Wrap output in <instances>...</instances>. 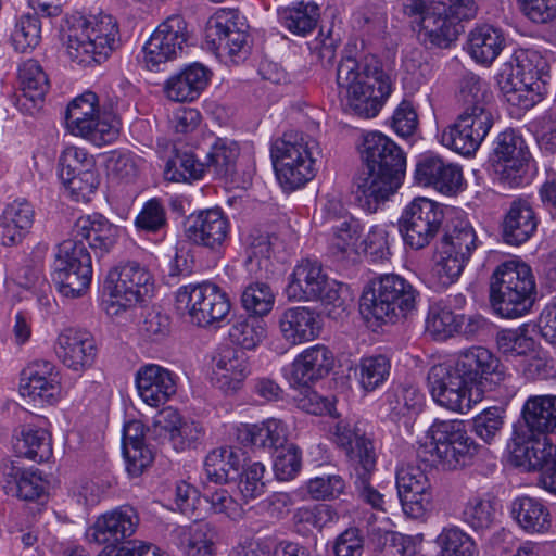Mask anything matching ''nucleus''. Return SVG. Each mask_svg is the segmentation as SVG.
<instances>
[{
	"label": "nucleus",
	"mask_w": 556,
	"mask_h": 556,
	"mask_svg": "<svg viewBox=\"0 0 556 556\" xmlns=\"http://www.w3.org/2000/svg\"><path fill=\"white\" fill-rule=\"evenodd\" d=\"M238 439L255 447L279 451L288 441V427L277 418H268L261 424H244L238 428Z\"/></svg>",
	"instance_id": "35"
},
{
	"label": "nucleus",
	"mask_w": 556,
	"mask_h": 556,
	"mask_svg": "<svg viewBox=\"0 0 556 556\" xmlns=\"http://www.w3.org/2000/svg\"><path fill=\"white\" fill-rule=\"evenodd\" d=\"M215 381L226 394L235 393L248 375L245 354L232 346L220 350L215 361Z\"/></svg>",
	"instance_id": "37"
},
{
	"label": "nucleus",
	"mask_w": 556,
	"mask_h": 556,
	"mask_svg": "<svg viewBox=\"0 0 556 556\" xmlns=\"http://www.w3.org/2000/svg\"><path fill=\"white\" fill-rule=\"evenodd\" d=\"M208 80V68L195 62L170 76L165 81L164 92L172 101L191 102L200 97Z\"/></svg>",
	"instance_id": "34"
},
{
	"label": "nucleus",
	"mask_w": 556,
	"mask_h": 556,
	"mask_svg": "<svg viewBox=\"0 0 556 556\" xmlns=\"http://www.w3.org/2000/svg\"><path fill=\"white\" fill-rule=\"evenodd\" d=\"M319 8L314 2L300 1L278 11L280 24L296 36L312 33L319 20Z\"/></svg>",
	"instance_id": "49"
},
{
	"label": "nucleus",
	"mask_w": 556,
	"mask_h": 556,
	"mask_svg": "<svg viewBox=\"0 0 556 556\" xmlns=\"http://www.w3.org/2000/svg\"><path fill=\"white\" fill-rule=\"evenodd\" d=\"M4 481L5 492L24 501H35L45 491V482L37 469L15 464L5 469Z\"/></svg>",
	"instance_id": "46"
},
{
	"label": "nucleus",
	"mask_w": 556,
	"mask_h": 556,
	"mask_svg": "<svg viewBox=\"0 0 556 556\" xmlns=\"http://www.w3.org/2000/svg\"><path fill=\"white\" fill-rule=\"evenodd\" d=\"M337 87L344 109L363 118L377 116L392 92L390 76L374 59H342L337 67Z\"/></svg>",
	"instance_id": "3"
},
{
	"label": "nucleus",
	"mask_w": 556,
	"mask_h": 556,
	"mask_svg": "<svg viewBox=\"0 0 556 556\" xmlns=\"http://www.w3.org/2000/svg\"><path fill=\"white\" fill-rule=\"evenodd\" d=\"M229 231L228 217L219 208H210L191 214L185 228V235L190 242L212 251H217L223 247Z\"/></svg>",
	"instance_id": "22"
},
{
	"label": "nucleus",
	"mask_w": 556,
	"mask_h": 556,
	"mask_svg": "<svg viewBox=\"0 0 556 556\" xmlns=\"http://www.w3.org/2000/svg\"><path fill=\"white\" fill-rule=\"evenodd\" d=\"M464 314H455L442 302L433 303L426 317V331L434 340H446L462 331Z\"/></svg>",
	"instance_id": "51"
},
{
	"label": "nucleus",
	"mask_w": 556,
	"mask_h": 556,
	"mask_svg": "<svg viewBox=\"0 0 556 556\" xmlns=\"http://www.w3.org/2000/svg\"><path fill=\"white\" fill-rule=\"evenodd\" d=\"M66 53L77 64H101L119 47L117 20L99 11L88 15H73L67 20Z\"/></svg>",
	"instance_id": "4"
},
{
	"label": "nucleus",
	"mask_w": 556,
	"mask_h": 556,
	"mask_svg": "<svg viewBox=\"0 0 556 556\" xmlns=\"http://www.w3.org/2000/svg\"><path fill=\"white\" fill-rule=\"evenodd\" d=\"M530 156L523 137L514 129H506L494 140L492 167L501 181L509 186H518L526 173Z\"/></svg>",
	"instance_id": "17"
},
{
	"label": "nucleus",
	"mask_w": 556,
	"mask_h": 556,
	"mask_svg": "<svg viewBox=\"0 0 556 556\" xmlns=\"http://www.w3.org/2000/svg\"><path fill=\"white\" fill-rule=\"evenodd\" d=\"M425 396L418 388L396 386L384 393L380 409L390 419L397 421L418 414L422 408Z\"/></svg>",
	"instance_id": "44"
},
{
	"label": "nucleus",
	"mask_w": 556,
	"mask_h": 556,
	"mask_svg": "<svg viewBox=\"0 0 556 556\" xmlns=\"http://www.w3.org/2000/svg\"><path fill=\"white\" fill-rule=\"evenodd\" d=\"M92 277L91 257L85 244L64 240L58 247L53 279L60 292L68 298L80 296Z\"/></svg>",
	"instance_id": "13"
},
{
	"label": "nucleus",
	"mask_w": 556,
	"mask_h": 556,
	"mask_svg": "<svg viewBox=\"0 0 556 556\" xmlns=\"http://www.w3.org/2000/svg\"><path fill=\"white\" fill-rule=\"evenodd\" d=\"M545 67V61L535 50H517L506 61L497 75V85L503 94L535 84L540 73Z\"/></svg>",
	"instance_id": "24"
},
{
	"label": "nucleus",
	"mask_w": 556,
	"mask_h": 556,
	"mask_svg": "<svg viewBox=\"0 0 556 556\" xmlns=\"http://www.w3.org/2000/svg\"><path fill=\"white\" fill-rule=\"evenodd\" d=\"M176 532L186 556H215V532L210 523L194 522Z\"/></svg>",
	"instance_id": "47"
},
{
	"label": "nucleus",
	"mask_w": 556,
	"mask_h": 556,
	"mask_svg": "<svg viewBox=\"0 0 556 556\" xmlns=\"http://www.w3.org/2000/svg\"><path fill=\"white\" fill-rule=\"evenodd\" d=\"M424 448L433 465L454 470L469 465L479 445L468 435L462 420L435 419L426 432Z\"/></svg>",
	"instance_id": "8"
},
{
	"label": "nucleus",
	"mask_w": 556,
	"mask_h": 556,
	"mask_svg": "<svg viewBox=\"0 0 556 556\" xmlns=\"http://www.w3.org/2000/svg\"><path fill=\"white\" fill-rule=\"evenodd\" d=\"M66 128L72 135L102 147L118 138L121 121L115 114L101 112L97 94L89 91L68 104Z\"/></svg>",
	"instance_id": "10"
},
{
	"label": "nucleus",
	"mask_w": 556,
	"mask_h": 556,
	"mask_svg": "<svg viewBox=\"0 0 556 556\" xmlns=\"http://www.w3.org/2000/svg\"><path fill=\"white\" fill-rule=\"evenodd\" d=\"M334 443L344 451L352 468L376 460L372 442L366 438L359 422L351 419L338 420L331 431Z\"/></svg>",
	"instance_id": "30"
},
{
	"label": "nucleus",
	"mask_w": 556,
	"mask_h": 556,
	"mask_svg": "<svg viewBox=\"0 0 556 556\" xmlns=\"http://www.w3.org/2000/svg\"><path fill=\"white\" fill-rule=\"evenodd\" d=\"M143 165V159L130 151H111L105 156L108 176L115 184H134Z\"/></svg>",
	"instance_id": "53"
},
{
	"label": "nucleus",
	"mask_w": 556,
	"mask_h": 556,
	"mask_svg": "<svg viewBox=\"0 0 556 556\" xmlns=\"http://www.w3.org/2000/svg\"><path fill=\"white\" fill-rule=\"evenodd\" d=\"M267 327L264 320L250 316L238 319L229 330V337L245 350H253L266 338Z\"/></svg>",
	"instance_id": "59"
},
{
	"label": "nucleus",
	"mask_w": 556,
	"mask_h": 556,
	"mask_svg": "<svg viewBox=\"0 0 556 556\" xmlns=\"http://www.w3.org/2000/svg\"><path fill=\"white\" fill-rule=\"evenodd\" d=\"M159 422L169 435V440L177 451H184L200 443L205 430L201 422L182 418L179 413L170 407L161 413Z\"/></svg>",
	"instance_id": "41"
},
{
	"label": "nucleus",
	"mask_w": 556,
	"mask_h": 556,
	"mask_svg": "<svg viewBox=\"0 0 556 556\" xmlns=\"http://www.w3.org/2000/svg\"><path fill=\"white\" fill-rule=\"evenodd\" d=\"M438 556H475L477 545L473 539L458 527L443 528L435 539Z\"/></svg>",
	"instance_id": "57"
},
{
	"label": "nucleus",
	"mask_w": 556,
	"mask_h": 556,
	"mask_svg": "<svg viewBox=\"0 0 556 556\" xmlns=\"http://www.w3.org/2000/svg\"><path fill=\"white\" fill-rule=\"evenodd\" d=\"M18 456L42 463L52 456L51 438L47 430L35 426H25L14 443Z\"/></svg>",
	"instance_id": "50"
},
{
	"label": "nucleus",
	"mask_w": 556,
	"mask_h": 556,
	"mask_svg": "<svg viewBox=\"0 0 556 556\" xmlns=\"http://www.w3.org/2000/svg\"><path fill=\"white\" fill-rule=\"evenodd\" d=\"M139 525L137 510L129 505H122L100 515L85 533L90 543L117 546L132 536Z\"/></svg>",
	"instance_id": "19"
},
{
	"label": "nucleus",
	"mask_w": 556,
	"mask_h": 556,
	"mask_svg": "<svg viewBox=\"0 0 556 556\" xmlns=\"http://www.w3.org/2000/svg\"><path fill=\"white\" fill-rule=\"evenodd\" d=\"M245 266L251 274L267 271L271 255V241L268 235L251 233L247 238Z\"/></svg>",
	"instance_id": "63"
},
{
	"label": "nucleus",
	"mask_w": 556,
	"mask_h": 556,
	"mask_svg": "<svg viewBox=\"0 0 556 556\" xmlns=\"http://www.w3.org/2000/svg\"><path fill=\"white\" fill-rule=\"evenodd\" d=\"M525 428L539 434L556 433V395H530L521 409Z\"/></svg>",
	"instance_id": "42"
},
{
	"label": "nucleus",
	"mask_w": 556,
	"mask_h": 556,
	"mask_svg": "<svg viewBox=\"0 0 556 556\" xmlns=\"http://www.w3.org/2000/svg\"><path fill=\"white\" fill-rule=\"evenodd\" d=\"M415 181L422 187H432L445 195H454L464 189L462 167L433 153L419 156L415 168Z\"/></svg>",
	"instance_id": "20"
},
{
	"label": "nucleus",
	"mask_w": 556,
	"mask_h": 556,
	"mask_svg": "<svg viewBox=\"0 0 556 556\" xmlns=\"http://www.w3.org/2000/svg\"><path fill=\"white\" fill-rule=\"evenodd\" d=\"M535 294L531 267L518 258L501 263L492 274L490 301L497 315L519 318L529 313Z\"/></svg>",
	"instance_id": "5"
},
{
	"label": "nucleus",
	"mask_w": 556,
	"mask_h": 556,
	"mask_svg": "<svg viewBox=\"0 0 556 556\" xmlns=\"http://www.w3.org/2000/svg\"><path fill=\"white\" fill-rule=\"evenodd\" d=\"M399 498L405 515L422 517L431 506V484L425 471L414 465H404L396 471Z\"/></svg>",
	"instance_id": "21"
},
{
	"label": "nucleus",
	"mask_w": 556,
	"mask_h": 556,
	"mask_svg": "<svg viewBox=\"0 0 556 556\" xmlns=\"http://www.w3.org/2000/svg\"><path fill=\"white\" fill-rule=\"evenodd\" d=\"M535 433L522 426L515 428L507 443L509 462L523 471H541L551 457L556 455V445L552 440Z\"/></svg>",
	"instance_id": "18"
},
{
	"label": "nucleus",
	"mask_w": 556,
	"mask_h": 556,
	"mask_svg": "<svg viewBox=\"0 0 556 556\" xmlns=\"http://www.w3.org/2000/svg\"><path fill=\"white\" fill-rule=\"evenodd\" d=\"M154 280L137 262H127L109 271L102 293V308L108 316L118 317L151 296Z\"/></svg>",
	"instance_id": "7"
},
{
	"label": "nucleus",
	"mask_w": 556,
	"mask_h": 556,
	"mask_svg": "<svg viewBox=\"0 0 556 556\" xmlns=\"http://www.w3.org/2000/svg\"><path fill=\"white\" fill-rule=\"evenodd\" d=\"M140 399L151 407L164 405L177 391V376L157 364L141 366L135 377Z\"/></svg>",
	"instance_id": "27"
},
{
	"label": "nucleus",
	"mask_w": 556,
	"mask_h": 556,
	"mask_svg": "<svg viewBox=\"0 0 556 556\" xmlns=\"http://www.w3.org/2000/svg\"><path fill=\"white\" fill-rule=\"evenodd\" d=\"M419 293L396 274L381 275L370 281L362 295V307L381 321H393L415 308Z\"/></svg>",
	"instance_id": "9"
},
{
	"label": "nucleus",
	"mask_w": 556,
	"mask_h": 556,
	"mask_svg": "<svg viewBox=\"0 0 556 556\" xmlns=\"http://www.w3.org/2000/svg\"><path fill=\"white\" fill-rule=\"evenodd\" d=\"M22 380L20 392L39 404H53L61 394L60 377L55 366L48 361L31 364Z\"/></svg>",
	"instance_id": "29"
},
{
	"label": "nucleus",
	"mask_w": 556,
	"mask_h": 556,
	"mask_svg": "<svg viewBox=\"0 0 556 556\" xmlns=\"http://www.w3.org/2000/svg\"><path fill=\"white\" fill-rule=\"evenodd\" d=\"M205 172V163L200 162L191 153H182L167 161L164 176L169 181L178 182L189 179H200Z\"/></svg>",
	"instance_id": "64"
},
{
	"label": "nucleus",
	"mask_w": 556,
	"mask_h": 556,
	"mask_svg": "<svg viewBox=\"0 0 556 556\" xmlns=\"http://www.w3.org/2000/svg\"><path fill=\"white\" fill-rule=\"evenodd\" d=\"M452 362L469 383L485 381L498 384L508 376L507 369L501 364L500 359L483 346H472L465 350Z\"/></svg>",
	"instance_id": "25"
},
{
	"label": "nucleus",
	"mask_w": 556,
	"mask_h": 556,
	"mask_svg": "<svg viewBox=\"0 0 556 556\" xmlns=\"http://www.w3.org/2000/svg\"><path fill=\"white\" fill-rule=\"evenodd\" d=\"M188 38L189 31L184 16H168L159 24L142 48L144 67L157 71L160 65L176 59L182 53Z\"/></svg>",
	"instance_id": "15"
},
{
	"label": "nucleus",
	"mask_w": 556,
	"mask_h": 556,
	"mask_svg": "<svg viewBox=\"0 0 556 556\" xmlns=\"http://www.w3.org/2000/svg\"><path fill=\"white\" fill-rule=\"evenodd\" d=\"M276 157L275 169L279 184L286 191L305 186L316 174L317 141L301 131H288L271 148Z\"/></svg>",
	"instance_id": "6"
},
{
	"label": "nucleus",
	"mask_w": 556,
	"mask_h": 556,
	"mask_svg": "<svg viewBox=\"0 0 556 556\" xmlns=\"http://www.w3.org/2000/svg\"><path fill=\"white\" fill-rule=\"evenodd\" d=\"M458 23L447 13L446 5L432 1L429 11L419 21V35L431 47L446 49L458 37Z\"/></svg>",
	"instance_id": "33"
},
{
	"label": "nucleus",
	"mask_w": 556,
	"mask_h": 556,
	"mask_svg": "<svg viewBox=\"0 0 556 556\" xmlns=\"http://www.w3.org/2000/svg\"><path fill=\"white\" fill-rule=\"evenodd\" d=\"M538 222L531 204L523 199L514 200L503 220L505 242L519 245L535 232Z\"/></svg>",
	"instance_id": "40"
},
{
	"label": "nucleus",
	"mask_w": 556,
	"mask_h": 556,
	"mask_svg": "<svg viewBox=\"0 0 556 556\" xmlns=\"http://www.w3.org/2000/svg\"><path fill=\"white\" fill-rule=\"evenodd\" d=\"M511 514L519 527L530 534H544L552 528V515L543 500L528 495L513 501Z\"/></svg>",
	"instance_id": "39"
},
{
	"label": "nucleus",
	"mask_w": 556,
	"mask_h": 556,
	"mask_svg": "<svg viewBox=\"0 0 556 556\" xmlns=\"http://www.w3.org/2000/svg\"><path fill=\"white\" fill-rule=\"evenodd\" d=\"M338 519L337 513L327 504L303 506L295 509L293 522L299 531L321 530Z\"/></svg>",
	"instance_id": "62"
},
{
	"label": "nucleus",
	"mask_w": 556,
	"mask_h": 556,
	"mask_svg": "<svg viewBox=\"0 0 556 556\" xmlns=\"http://www.w3.org/2000/svg\"><path fill=\"white\" fill-rule=\"evenodd\" d=\"M362 225L354 217H345L330 226L328 250L340 258H356L359 255Z\"/></svg>",
	"instance_id": "45"
},
{
	"label": "nucleus",
	"mask_w": 556,
	"mask_h": 556,
	"mask_svg": "<svg viewBox=\"0 0 556 556\" xmlns=\"http://www.w3.org/2000/svg\"><path fill=\"white\" fill-rule=\"evenodd\" d=\"M54 350L59 359L74 371H84L89 368L97 355V346L91 333L76 328H66L61 331Z\"/></svg>",
	"instance_id": "26"
},
{
	"label": "nucleus",
	"mask_w": 556,
	"mask_h": 556,
	"mask_svg": "<svg viewBox=\"0 0 556 556\" xmlns=\"http://www.w3.org/2000/svg\"><path fill=\"white\" fill-rule=\"evenodd\" d=\"M442 220L443 210L439 203L428 198H415L403 210L399 229L404 242L419 250L437 236Z\"/></svg>",
	"instance_id": "14"
},
{
	"label": "nucleus",
	"mask_w": 556,
	"mask_h": 556,
	"mask_svg": "<svg viewBox=\"0 0 556 556\" xmlns=\"http://www.w3.org/2000/svg\"><path fill=\"white\" fill-rule=\"evenodd\" d=\"M327 288V276L317 260H303L293 269L286 294L292 301H315Z\"/></svg>",
	"instance_id": "32"
},
{
	"label": "nucleus",
	"mask_w": 556,
	"mask_h": 556,
	"mask_svg": "<svg viewBox=\"0 0 556 556\" xmlns=\"http://www.w3.org/2000/svg\"><path fill=\"white\" fill-rule=\"evenodd\" d=\"M477 236L471 224L457 217L447 227L439 244L440 249L470 258L477 244Z\"/></svg>",
	"instance_id": "54"
},
{
	"label": "nucleus",
	"mask_w": 556,
	"mask_h": 556,
	"mask_svg": "<svg viewBox=\"0 0 556 556\" xmlns=\"http://www.w3.org/2000/svg\"><path fill=\"white\" fill-rule=\"evenodd\" d=\"M96 169V161L84 148L68 146L59 159V176L61 180H68L70 176L81 175Z\"/></svg>",
	"instance_id": "61"
},
{
	"label": "nucleus",
	"mask_w": 556,
	"mask_h": 556,
	"mask_svg": "<svg viewBox=\"0 0 556 556\" xmlns=\"http://www.w3.org/2000/svg\"><path fill=\"white\" fill-rule=\"evenodd\" d=\"M22 96L17 102L29 113L43 101L49 89V80L40 64L35 60L25 61L18 70Z\"/></svg>",
	"instance_id": "43"
},
{
	"label": "nucleus",
	"mask_w": 556,
	"mask_h": 556,
	"mask_svg": "<svg viewBox=\"0 0 556 556\" xmlns=\"http://www.w3.org/2000/svg\"><path fill=\"white\" fill-rule=\"evenodd\" d=\"M495 518V503L486 493L469 497L462 513V520L475 531L489 529Z\"/></svg>",
	"instance_id": "56"
},
{
	"label": "nucleus",
	"mask_w": 556,
	"mask_h": 556,
	"mask_svg": "<svg viewBox=\"0 0 556 556\" xmlns=\"http://www.w3.org/2000/svg\"><path fill=\"white\" fill-rule=\"evenodd\" d=\"M334 366L332 351L324 344L304 349L293 362L283 369V375L293 388L326 377Z\"/></svg>",
	"instance_id": "23"
},
{
	"label": "nucleus",
	"mask_w": 556,
	"mask_h": 556,
	"mask_svg": "<svg viewBox=\"0 0 556 556\" xmlns=\"http://www.w3.org/2000/svg\"><path fill=\"white\" fill-rule=\"evenodd\" d=\"M358 149L365 169L355 179L356 199L361 207L374 213L401 187L406 157L394 141L378 131L365 134Z\"/></svg>",
	"instance_id": "1"
},
{
	"label": "nucleus",
	"mask_w": 556,
	"mask_h": 556,
	"mask_svg": "<svg viewBox=\"0 0 556 556\" xmlns=\"http://www.w3.org/2000/svg\"><path fill=\"white\" fill-rule=\"evenodd\" d=\"M281 338L291 345H300L317 339L323 329L320 315L307 306L286 308L278 318Z\"/></svg>",
	"instance_id": "28"
},
{
	"label": "nucleus",
	"mask_w": 556,
	"mask_h": 556,
	"mask_svg": "<svg viewBox=\"0 0 556 556\" xmlns=\"http://www.w3.org/2000/svg\"><path fill=\"white\" fill-rule=\"evenodd\" d=\"M495 341L497 351L507 361L523 359L535 352L539 346V343L530 334L527 325L500 330L496 333Z\"/></svg>",
	"instance_id": "48"
},
{
	"label": "nucleus",
	"mask_w": 556,
	"mask_h": 556,
	"mask_svg": "<svg viewBox=\"0 0 556 556\" xmlns=\"http://www.w3.org/2000/svg\"><path fill=\"white\" fill-rule=\"evenodd\" d=\"M427 379L430 394L438 405L460 414L470 410V383L452 361L433 365Z\"/></svg>",
	"instance_id": "16"
},
{
	"label": "nucleus",
	"mask_w": 556,
	"mask_h": 556,
	"mask_svg": "<svg viewBox=\"0 0 556 556\" xmlns=\"http://www.w3.org/2000/svg\"><path fill=\"white\" fill-rule=\"evenodd\" d=\"M492 100L489 84L473 73H466L457 92L459 113L441 132V143L460 155H473L493 127Z\"/></svg>",
	"instance_id": "2"
},
{
	"label": "nucleus",
	"mask_w": 556,
	"mask_h": 556,
	"mask_svg": "<svg viewBox=\"0 0 556 556\" xmlns=\"http://www.w3.org/2000/svg\"><path fill=\"white\" fill-rule=\"evenodd\" d=\"M241 466V454L233 447L222 446L211 451L204 460V471L211 481L227 482L231 473H238Z\"/></svg>",
	"instance_id": "52"
},
{
	"label": "nucleus",
	"mask_w": 556,
	"mask_h": 556,
	"mask_svg": "<svg viewBox=\"0 0 556 556\" xmlns=\"http://www.w3.org/2000/svg\"><path fill=\"white\" fill-rule=\"evenodd\" d=\"M239 156V146L228 138H216L205 157L206 172L218 177H226L233 172Z\"/></svg>",
	"instance_id": "55"
},
{
	"label": "nucleus",
	"mask_w": 556,
	"mask_h": 556,
	"mask_svg": "<svg viewBox=\"0 0 556 556\" xmlns=\"http://www.w3.org/2000/svg\"><path fill=\"white\" fill-rule=\"evenodd\" d=\"M34 216V208L26 200L9 204L0 218V243L4 247L18 244L31 228Z\"/></svg>",
	"instance_id": "38"
},
{
	"label": "nucleus",
	"mask_w": 556,
	"mask_h": 556,
	"mask_svg": "<svg viewBox=\"0 0 556 556\" xmlns=\"http://www.w3.org/2000/svg\"><path fill=\"white\" fill-rule=\"evenodd\" d=\"M41 40V23L35 14L22 15L11 34V41L17 52L33 51Z\"/></svg>",
	"instance_id": "60"
},
{
	"label": "nucleus",
	"mask_w": 556,
	"mask_h": 556,
	"mask_svg": "<svg viewBox=\"0 0 556 556\" xmlns=\"http://www.w3.org/2000/svg\"><path fill=\"white\" fill-rule=\"evenodd\" d=\"M391 363L384 355L363 357L357 367V378L361 388L372 392L380 388L390 375Z\"/></svg>",
	"instance_id": "58"
},
{
	"label": "nucleus",
	"mask_w": 556,
	"mask_h": 556,
	"mask_svg": "<svg viewBox=\"0 0 556 556\" xmlns=\"http://www.w3.org/2000/svg\"><path fill=\"white\" fill-rule=\"evenodd\" d=\"M249 25L236 10L220 9L207 22L205 43L219 58L237 63L249 52Z\"/></svg>",
	"instance_id": "11"
},
{
	"label": "nucleus",
	"mask_w": 556,
	"mask_h": 556,
	"mask_svg": "<svg viewBox=\"0 0 556 556\" xmlns=\"http://www.w3.org/2000/svg\"><path fill=\"white\" fill-rule=\"evenodd\" d=\"M506 45L503 31L490 24L473 27L467 39V52L477 63L490 66Z\"/></svg>",
	"instance_id": "36"
},
{
	"label": "nucleus",
	"mask_w": 556,
	"mask_h": 556,
	"mask_svg": "<svg viewBox=\"0 0 556 556\" xmlns=\"http://www.w3.org/2000/svg\"><path fill=\"white\" fill-rule=\"evenodd\" d=\"M176 300L178 307L188 313L193 324L201 327L225 319L231 308L228 294L208 281L180 287Z\"/></svg>",
	"instance_id": "12"
},
{
	"label": "nucleus",
	"mask_w": 556,
	"mask_h": 556,
	"mask_svg": "<svg viewBox=\"0 0 556 556\" xmlns=\"http://www.w3.org/2000/svg\"><path fill=\"white\" fill-rule=\"evenodd\" d=\"M70 240L84 244L87 241L90 249L101 255L108 253L119 237V228L101 214L80 216L72 228Z\"/></svg>",
	"instance_id": "31"
}]
</instances>
